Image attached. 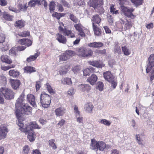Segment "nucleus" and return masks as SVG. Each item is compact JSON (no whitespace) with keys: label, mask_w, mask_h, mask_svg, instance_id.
I'll list each match as a JSON object with an SVG mask.
<instances>
[{"label":"nucleus","mask_w":154,"mask_h":154,"mask_svg":"<svg viewBox=\"0 0 154 154\" xmlns=\"http://www.w3.org/2000/svg\"><path fill=\"white\" fill-rule=\"evenodd\" d=\"M25 24V22L23 20H17L16 21L14 26L16 28L21 29L23 27Z\"/></svg>","instance_id":"nucleus-18"},{"label":"nucleus","mask_w":154,"mask_h":154,"mask_svg":"<svg viewBox=\"0 0 154 154\" xmlns=\"http://www.w3.org/2000/svg\"><path fill=\"white\" fill-rule=\"evenodd\" d=\"M55 140L54 139H51L49 141V144L50 146H51L52 149H57V147L55 144L54 143Z\"/></svg>","instance_id":"nucleus-45"},{"label":"nucleus","mask_w":154,"mask_h":154,"mask_svg":"<svg viewBox=\"0 0 154 154\" xmlns=\"http://www.w3.org/2000/svg\"><path fill=\"white\" fill-rule=\"evenodd\" d=\"M148 63L147 65L146 68V72L147 73L149 72L152 68L154 67V54H151L148 58Z\"/></svg>","instance_id":"nucleus-8"},{"label":"nucleus","mask_w":154,"mask_h":154,"mask_svg":"<svg viewBox=\"0 0 154 154\" xmlns=\"http://www.w3.org/2000/svg\"><path fill=\"white\" fill-rule=\"evenodd\" d=\"M154 78V67L152 69V72H151L150 76V81L152 82V81L153 79Z\"/></svg>","instance_id":"nucleus-64"},{"label":"nucleus","mask_w":154,"mask_h":154,"mask_svg":"<svg viewBox=\"0 0 154 154\" xmlns=\"http://www.w3.org/2000/svg\"><path fill=\"white\" fill-rule=\"evenodd\" d=\"M132 26L131 22L127 20V22L125 24V27L124 28L125 30L130 29L131 27H132Z\"/></svg>","instance_id":"nucleus-54"},{"label":"nucleus","mask_w":154,"mask_h":154,"mask_svg":"<svg viewBox=\"0 0 154 154\" xmlns=\"http://www.w3.org/2000/svg\"><path fill=\"white\" fill-rule=\"evenodd\" d=\"M24 71L25 72L31 73L33 72L36 71L35 68L32 66H27L24 68Z\"/></svg>","instance_id":"nucleus-28"},{"label":"nucleus","mask_w":154,"mask_h":154,"mask_svg":"<svg viewBox=\"0 0 154 154\" xmlns=\"http://www.w3.org/2000/svg\"><path fill=\"white\" fill-rule=\"evenodd\" d=\"M104 84L102 82H98L97 83V89L100 91H102L103 90Z\"/></svg>","instance_id":"nucleus-43"},{"label":"nucleus","mask_w":154,"mask_h":154,"mask_svg":"<svg viewBox=\"0 0 154 154\" xmlns=\"http://www.w3.org/2000/svg\"><path fill=\"white\" fill-rule=\"evenodd\" d=\"M106 147V144L103 141L97 142V149L103 151Z\"/></svg>","instance_id":"nucleus-23"},{"label":"nucleus","mask_w":154,"mask_h":154,"mask_svg":"<svg viewBox=\"0 0 154 154\" xmlns=\"http://www.w3.org/2000/svg\"><path fill=\"white\" fill-rule=\"evenodd\" d=\"M66 14L64 13H58L56 12H54L52 14V16L53 17H56L57 19L59 20L62 17L65 16Z\"/></svg>","instance_id":"nucleus-30"},{"label":"nucleus","mask_w":154,"mask_h":154,"mask_svg":"<svg viewBox=\"0 0 154 154\" xmlns=\"http://www.w3.org/2000/svg\"><path fill=\"white\" fill-rule=\"evenodd\" d=\"M51 100V96L45 92H42L40 95V102L42 107L45 108L49 106Z\"/></svg>","instance_id":"nucleus-4"},{"label":"nucleus","mask_w":154,"mask_h":154,"mask_svg":"<svg viewBox=\"0 0 154 154\" xmlns=\"http://www.w3.org/2000/svg\"><path fill=\"white\" fill-rule=\"evenodd\" d=\"M70 19L75 23H77L78 22V18L73 14H70L69 15Z\"/></svg>","instance_id":"nucleus-50"},{"label":"nucleus","mask_w":154,"mask_h":154,"mask_svg":"<svg viewBox=\"0 0 154 154\" xmlns=\"http://www.w3.org/2000/svg\"><path fill=\"white\" fill-rule=\"evenodd\" d=\"M28 7L27 5V3L24 4H19L17 5V8L21 11H23L25 12Z\"/></svg>","instance_id":"nucleus-29"},{"label":"nucleus","mask_w":154,"mask_h":154,"mask_svg":"<svg viewBox=\"0 0 154 154\" xmlns=\"http://www.w3.org/2000/svg\"><path fill=\"white\" fill-rule=\"evenodd\" d=\"M90 148L92 150L96 149V141L94 139H93L91 140Z\"/></svg>","instance_id":"nucleus-44"},{"label":"nucleus","mask_w":154,"mask_h":154,"mask_svg":"<svg viewBox=\"0 0 154 154\" xmlns=\"http://www.w3.org/2000/svg\"><path fill=\"white\" fill-rule=\"evenodd\" d=\"M3 18L6 20L8 21H11L13 20L14 16L11 15L7 12H5L2 14Z\"/></svg>","instance_id":"nucleus-26"},{"label":"nucleus","mask_w":154,"mask_h":154,"mask_svg":"<svg viewBox=\"0 0 154 154\" xmlns=\"http://www.w3.org/2000/svg\"><path fill=\"white\" fill-rule=\"evenodd\" d=\"M25 95L23 92L16 100L15 103L16 111L15 113L18 121H21V114L28 115L32 113V109L27 103H23Z\"/></svg>","instance_id":"nucleus-1"},{"label":"nucleus","mask_w":154,"mask_h":154,"mask_svg":"<svg viewBox=\"0 0 154 154\" xmlns=\"http://www.w3.org/2000/svg\"><path fill=\"white\" fill-rule=\"evenodd\" d=\"M61 83L64 85H71L72 84L71 79L69 78H65L61 80Z\"/></svg>","instance_id":"nucleus-31"},{"label":"nucleus","mask_w":154,"mask_h":154,"mask_svg":"<svg viewBox=\"0 0 154 154\" xmlns=\"http://www.w3.org/2000/svg\"><path fill=\"white\" fill-rule=\"evenodd\" d=\"M55 113L57 116H63L66 112V109L61 107L57 108L55 110Z\"/></svg>","instance_id":"nucleus-16"},{"label":"nucleus","mask_w":154,"mask_h":154,"mask_svg":"<svg viewBox=\"0 0 154 154\" xmlns=\"http://www.w3.org/2000/svg\"><path fill=\"white\" fill-rule=\"evenodd\" d=\"M17 35L21 37H26L30 35V32L28 31H24L18 32Z\"/></svg>","instance_id":"nucleus-36"},{"label":"nucleus","mask_w":154,"mask_h":154,"mask_svg":"<svg viewBox=\"0 0 154 154\" xmlns=\"http://www.w3.org/2000/svg\"><path fill=\"white\" fill-rule=\"evenodd\" d=\"M2 95L6 100H10L14 98L13 91L11 89L6 87H2L0 89V104L4 103V100Z\"/></svg>","instance_id":"nucleus-2"},{"label":"nucleus","mask_w":154,"mask_h":154,"mask_svg":"<svg viewBox=\"0 0 154 154\" xmlns=\"http://www.w3.org/2000/svg\"><path fill=\"white\" fill-rule=\"evenodd\" d=\"M7 83V79L4 75L0 76V84L3 85H5Z\"/></svg>","instance_id":"nucleus-41"},{"label":"nucleus","mask_w":154,"mask_h":154,"mask_svg":"<svg viewBox=\"0 0 154 154\" xmlns=\"http://www.w3.org/2000/svg\"><path fill=\"white\" fill-rule=\"evenodd\" d=\"M56 39L60 43L63 44H66L67 42V39L60 32L56 34Z\"/></svg>","instance_id":"nucleus-13"},{"label":"nucleus","mask_w":154,"mask_h":154,"mask_svg":"<svg viewBox=\"0 0 154 154\" xmlns=\"http://www.w3.org/2000/svg\"><path fill=\"white\" fill-rule=\"evenodd\" d=\"M17 125L19 127V130L23 132L29 131H33V129H40L41 127L39 126L35 122H30L29 125L24 127L23 123L22 121H18L17 123Z\"/></svg>","instance_id":"nucleus-3"},{"label":"nucleus","mask_w":154,"mask_h":154,"mask_svg":"<svg viewBox=\"0 0 154 154\" xmlns=\"http://www.w3.org/2000/svg\"><path fill=\"white\" fill-rule=\"evenodd\" d=\"M55 3L54 2H51L49 4V10L51 13L54 12L55 10Z\"/></svg>","instance_id":"nucleus-48"},{"label":"nucleus","mask_w":154,"mask_h":154,"mask_svg":"<svg viewBox=\"0 0 154 154\" xmlns=\"http://www.w3.org/2000/svg\"><path fill=\"white\" fill-rule=\"evenodd\" d=\"M57 8L58 10V11L60 12H62L64 11V8L61 4H59L57 5Z\"/></svg>","instance_id":"nucleus-59"},{"label":"nucleus","mask_w":154,"mask_h":154,"mask_svg":"<svg viewBox=\"0 0 154 154\" xmlns=\"http://www.w3.org/2000/svg\"><path fill=\"white\" fill-rule=\"evenodd\" d=\"M128 0H118L119 3L121 8L122 6H124V4L126 2L128 1Z\"/></svg>","instance_id":"nucleus-62"},{"label":"nucleus","mask_w":154,"mask_h":154,"mask_svg":"<svg viewBox=\"0 0 154 154\" xmlns=\"http://www.w3.org/2000/svg\"><path fill=\"white\" fill-rule=\"evenodd\" d=\"M103 76L104 79L108 82L115 79L114 76L109 71L104 72L103 73Z\"/></svg>","instance_id":"nucleus-14"},{"label":"nucleus","mask_w":154,"mask_h":154,"mask_svg":"<svg viewBox=\"0 0 154 154\" xmlns=\"http://www.w3.org/2000/svg\"><path fill=\"white\" fill-rule=\"evenodd\" d=\"M9 75L14 78H17L20 75V72L14 69L10 70L9 71Z\"/></svg>","instance_id":"nucleus-24"},{"label":"nucleus","mask_w":154,"mask_h":154,"mask_svg":"<svg viewBox=\"0 0 154 154\" xmlns=\"http://www.w3.org/2000/svg\"><path fill=\"white\" fill-rule=\"evenodd\" d=\"M62 32H63L65 36H67L68 37L73 38L75 37L74 33H72L71 30H69L66 28L64 29Z\"/></svg>","instance_id":"nucleus-19"},{"label":"nucleus","mask_w":154,"mask_h":154,"mask_svg":"<svg viewBox=\"0 0 154 154\" xmlns=\"http://www.w3.org/2000/svg\"><path fill=\"white\" fill-rule=\"evenodd\" d=\"M61 2L64 6L67 8H69L70 7V5L69 4L65 1V0H61Z\"/></svg>","instance_id":"nucleus-58"},{"label":"nucleus","mask_w":154,"mask_h":154,"mask_svg":"<svg viewBox=\"0 0 154 154\" xmlns=\"http://www.w3.org/2000/svg\"><path fill=\"white\" fill-rule=\"evenodd\" d=\"M100 122L102 124L108 126H110L111 124L110 122L106 119H103L101 120Z\"/></svg>","instance_id":"nucleus-51"},{"label":"nucleus","mask_w":154,"mask_h":154,"mask_svg":"<svg viewBox=\"0 0 154 154\" xmlns=\"http://www.w3.org/2000/svg\"><path fill=\"white\" fill-rule=\"evenodd\" d=\"M30 151V148L28 145H26L23 147L22 154H28Z\"/></svg>","instance_id":"nucleus-40"},{"label":"nucleus","mask_w":154,"mask_h":154,"mask_svg":"<svg viewBox=\"0 0 154 154\" xmlns=\"http://www.w3.org/2000/svg\"><path fill=\"white\" fill-rule=\"evenodd\" d=\"M9 82L12 88L14 90L18 88L21 84V82L19 80L11 79Z\"/></svg>","instance_id":"nucleus-12"},{"label":"nucleus","mask_w":154,"mask_h":154,"mask_svg":"<svg viewBox=\"0 0 154 154\" xmlns=\"http://www.w3.org/2000/svg\"><path fill=\"white\" fill-rule=\"evenodd\" d=\"M5 34L0 33V43H3L5 41Z\"/></svg>","instance_id":"nucleus-57"},{"label":"nucleus","mask_w":154,"mask_h":154,"mask_svg":"<svg viewBox=\"0 0 154 154\" xmlns=\"http://www.w3.org/2000/svg\"><path fill=\"white\" fill-rule=\"evenodd\" d=\"M75 52L73 51L69 50L66 51L65 52L60 56V60L62 61H66L70 58L71 57L75 55Z\"/></svg>","instance_id":"nucleus-6"},{"label":"nucleus","mask_w":154,"mask_h":154,"mask_svg":"<svg viewBox=\"0 0 154 154\" xmlns=\"http://www.w3.org/2000/svg\"><path fill=\"white\" fill-rule=\"evenodd\" d=\"M93 54L92 51L89 50L88 51L83 48H79L77 52V55L79 57H85L91 56Z\"/></svg>","instance_id":"nucleus-7"},{"label":"nucleus","mask_w":154,"mask_h":154,"mask_svg":"<svg viewBox=\"0 0 154 154\" xmlns=\"http://www.w3.org/2000/svg\"><path fill=\"white\" fill-rule=\"evenodd\" d=\"M121 8L122 12L125 16L127 17L130 18L131 19H134L136 17V16L133 13L134 9L132 8H129L125 6H122Z\"/></svg>","instance_id":"nucleus-5"},{"label":"nucleus","mask_w":154,"mask_h":154,"mask_svg":"<svg viewBox=\"0 0 154 154\" xmlns=\"http://www.w3.org/2000/svg\"><path fill=\"white\" fill-rule=\"evenodd\" d=\"M15 65L12 64L10 66H5L2 65L1 66V68L2 70L6 71L10 69L14 68L15 67Z\"/></svg>","instance_id":"nucleus-42"},{"label":"nucleus","mask_w":154,"mask_h":154,"mask_svg":"<svg viewBox=\"0 0 154 154\" xmlns=\"http://www.w3.org/2000/svg\"><path fill=\"white\" fill-rule=\"evenodd\" d=\"M94 106L91 103H88L85 106L84 108L85 110L88 112H91Z\"/></svg>","instance_id":"nucleus-25"},{"label":"nucleus","mask_w":154,"mask_h":154,"mask_svg":"<svg viewBox=\"0 0 154 154\" xmlns=\"http://www.w3.org/2000/svg\"><path fill=\"white\" fill-rule=\"evenodd\" d=\"M60 26L58 27V30L59 32H62V31L64 30V29L63 27L64 26V24L63 23L60 21H58V22Z\"/></svg>","instance_id":"nucleus-53"},{"label":"nucleus","mask_w":154,"mask_h":154,"mask_svg":"<svg viewBox=\"0 0 154 154\" xmlns=\"http://www.w3.org/2000/svg\"><path fill=\"white\" fill-rule=\"evenodd\" d=\"M95 70V69L91 67H90L89 68H86L83 71V75L85 76L89 75L91 73L94 72Z\"/></svg>","instance_id":"nucleus-21"},{"label":"nucleus","mask_w":154,"mask_h":154,"mask_svg":"<svg viewBox=\"0 0 154 154\" xmlns=\"http://www.w3.org/2000/svg\"><path fill=\"white\" fill-rule=\"evenodd\" d=\"M18 52L17 48L16 47H13L9 51V54L12 55L16 56Z\"/></svg>","instance_id":"nucleus-38"},{"label":"nucleus","mask_w":154,"mask_h":154,"mask_svg":"<svg viewBox=\"0 0 154 154\" xmlns=\"http://www.w3.org/2000/svg\"><path fill=\"white\" fill-rule=\"evenodd\" d=\"M92 22L93 24V27L94 33L95 35L96 34V16L94 15L92 17Z\"/></svg>","instance_id":"nucleus-33"},{"label":"nucleus","mask_w":154,"mask_h":154,"mask_svg":"<svg viewBox=\"0 0 154 154\" xmlns=\"http://www.w3.org/2000/svg\"><path fill=\"white\" fill-rule=\"evenodd\" d=\"M111 84V87H112L114 89H115L117 85V83L116 81L114 79L111 80L109 82Z\"/></svg>","instance_id":"nucleus-55"},{"label":"nucleus","mask_w":154,"mask_h":154,"mask_svg":"<svg viewBox=\"0 0 154 154\" xmlns=\"http://www.w3.org/2000/svg\"><path fill=\"white\" fill-rule=\"evenodd\" d=\"M36 4L41 5V1L38 0H31L28 2V5L31 7H34Z\"/></svg>","instance_id":"nucleus-27"},{"label":"nucleus","mask_w":154,"mask_h":154,"mask_svg":"<svg viewBox=\"0 0 154 154\" xmlns=\"http://www.w3.org/2000/svg\"><path fill=\"white\" fill-rule=\"evenodd\" d=\"M80 86L83 91H88L91 89L90 87L87 84H82Z\"/></svg>","instance_id":"nucleus-39"},{"label":"nucleus","mask_w":154,"mask_h":154,"mask_svg":"<svg viewBox=\"0 0 154 154\" xmlns=\"http://www.w3.org/2000/svg\"><path fill=\"white\" fill-rule=\"evenodd\" d=\"M18 43L21 45H24V46L27 47L31 46L32 45V42L28 38H23L19 39Z\"/></svg>","instance_id":"nucleus-9"},{"label":"nucleus","mask_w":154,"mask_h":154,"mask_svg":"<svg viewBox=\"0 0 154 154\" xmlns=\"http://www.w3.org/2000/svg\"><path fill=\"white\" fill-rule=\"evenodd\" d=\"M25 133L26 134H27V133L28 134L27 137L30 141L32 142L35 140V132L33 131H29Z\"/></svg>","instance_id":"nucleus-22"},{"label":"nucleus","mask_w":154,"mask_h":154,"mask_svg":"<svg viewBox=\"0 0 154 154\" xmlns=\"http://www.w3.org/2000/svg\"><path fill=\"white\" fill-rule=\"evenodd\" d=\"M122 49L124 54L125 55L128 56L131 53V51L126 46L122 47Z\"/></svg>","instance_id":"nucleus-35"},{"label":"nucleus","mask_w":154,"mask_h":154,"mask_svg":"<svg viewBox=\"0 0 154 154\" xmlns=\"http://www.w3.org/2000/svg\"><path fill=\"white\" fill-rule=\"evenodd\" d=\"M104 66V65L102 62L101 61H97V67L102 68Z\"/></svg>","instance_id":"nucleus-61"},{"label":"nucleus","mask_w":154,"mask_h":154,"mask_svg":"<svg viewBox=\"0 0 154 154\" xmlns=\"http://www.w3.org/2000/svg\"><path fill=\"white\" fill-rule=\"evenodd\" d=\"M102 5H99L97 7V12L99 13L100 14H102L104 13V10L103 8Z\"/></svg>","instance_id":"nucleus-52"},{"label":"nucleus","mask_w":154,"mask_h":154,"mask_svg":"<svg viewBox=\"0 0 154 154\" xmlns=\"http://www.w3.org/2000/svg\"><path fill=\"white\" fill-rule=\"evenodd\" d=\"M109 10L110 12L112 14H119V10H116V9L115 8V5L113 4L110 5Z\"/></svg>","instance_id":"nucleus-37"},{"label":"nucleus","mask_w":154,"mask_h":154,"mask_svg":"<svg viewBox=\"0 0 154 154\" xmlns=\"http://www.w3.org/2000/svg\"><path fill=\"white\" fill-rule=\"evenodd\" d=\"M1 60L3 63L8 64H11L12 63V60L7 55H2L1 57Z\"/></svg>","instance_id":"nucleus-17"},{"label":"nucleus","mask_w":154,"mask_h":154,"mask_svg":"<svg viewBox=\"0 0 154 154\" xmlns=\"http://www.w3.org/2000/svg\"><path fill=\"white\" fill-rule=\"evenodd\" d=\"M40 52L38 51L34 54L33 55H31L27 57L26 61L28 62L34 61L36 59L37 57L40 55Z\"/></svg>","instance_id":"nucleus-20"},{"label":"nucleus","mask_w":154,"mask_h":154,"mask_svg":"<svg viewBox=\"0 0 154 154\" xmlns=\"http://www.w3.org/2000/svg\"><path fill=\"white\" fill-rule=\"evenodd\" d=\"M96 0H90L88 4L90 7H93L95 9L96 8Z\"/></svg>","instance_id":"nucleus-47"},{"label":"nucleus","mask_w":154,"mask_h":154,"mask_svg":"<svg viewBox=\"0 0 154 154\" xmlns=\"http://www.w3.org/2000/svg\"><path fill=\"white\" fill-rule=\"evenodd\" d=\"M46 85L47 86V88L48 92L51 94H54L55 92L54 91V90L51 88V86L48 83H46Z\"/></svg>","instance_id":"nucleus-49"},{"label":"nucleus","mask_w":154,"mask_h":154,"mask_svg":"<svg viewBox=\"0 0 154 154\" xmlns=\"http://www.w3.org/2000/svg\"><path fill=\"white\" fill-rule=\"evenodd\" d=\"M131 2L136 7L142 5L143 3V0H131Z\"/></svg>","instance_id":"nucleus-34"},{"label":"nucleus","mask_w":154,"mask_h":154,"mask_svg":"<svg viewBox=\"0 0 154 154\" xmlns=\"http://www.w3.org/2000/svg\"><path fill=\"white\" fill-rule=\"evenodd\" d=\"M27 100L33 106H36L35 97L32 94H29L27 95Z\"/></svg>","instance_id":"nucleus-15"},{"label":"nucleus","mask_w":154,"mask_h":154,"mask_svg":"<svg viewBox=\"0 0 154 154\" xmlns=\"http://www.w3.org/2000/svg\"><path fill=\"white\" fill-rule=\"evenodd\" d=\"M87 81L91 85H94L96 81V76L95 75L92 74L90 77L87 79Z\"/></svg>","instance_id":"nucleus-32"},{"label":"nucleus","mask_w":154,"mask_h":154,"mask_svg":"<svg viewBox=\"0 0 154 154\" xmlns=\"http://www.w3.org/2000/svg\"><path fill=\"white\" fill-rule=\"evenodd\" d=\"M114 51L115 53H117L118 54H120L121 53V50L120 47L118 45H116L115 46Z\"/></svg>","instance_id":"nucleus-46"},{"label":"nucleus","mask_w":154,"mask_h":154,"mask_svg":"<svg viewBox=\"0 0 154 154\" xmlns=\"http://www.w3.org/2000/svg\"><path fill=\"white\" fill-rule=\"evenodd\" d=\"M74 27L76 30L78 32V35L83 37H85V34L83 31V26L81 23L75 24Z\"/></svg>","instance_id":"nucleus-11"},{"label":"nucleus","mask_w":154,"mask_h":154,"mask_svg":"<svg viewBox=\"0 0 154 154\" xmlns=\"http://www.w3.org/2000/svg\"><path fill=\"white\" fill-rule=\"evenodd\" d=\"M74 109L76 116L77 117L78 116H79L80 112L79 111L78 107L76 105L74 106Z\"/></svg>","instance_id":"nucleus-56"},{"label":"nucleus","mask_w":154,"mask_h":154,"mask_svg":"<svg viewBox=\"0 0 154 154\" xmlns=\"http://www.w3.org/2000/svg\"><path fill=\"white\" fill-rule=\"evenodd\" d=\"M8 129L7 127L1 125L0 126V140L6 138Z\"/></svg>","instance_id":"nucleus-10"},{"label":"nucleus","mask_w":154,"mask_h":154,"mask_svg":"<svg viewBox=\"0 0 154 154\" xmlns=\"http://www.w3.org/2000/svg\"><path fill=\"white\" fill-rule=\"evenodd\" d=\"M41 87V82L40 81H37L36 83L35 88L37 91L39 90Z\"/></svg>","instance_id":"nucleus-63"},{"label":"nucleus","mask_w":154,"mask_h":154,"mask_svg":"<svg viewBox=\"0 0 154 154\" xmlns=\"http://www.w3.org/2000/svg\"><path fill=\"white\" fill-rule=\"evenodd\" d=\"M7 4L8 2L6 0H0V5L4 6L6 5Z\"/></svg>","instance_id":"nucleus-60"}]
</instances>
